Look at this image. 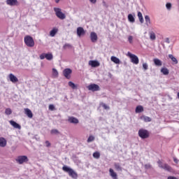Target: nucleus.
Returning a JSON list of instances; mask_svg holds the SVG:
<instances>
[{"instance_id":"1","label":"nucleus","mask_w":179,"mask_h":179,"mask_svg":"<svg viewBox=\"0 0 179 179\" xmlns=\"http://www.w3.org/2000/svg\"><path fill=\"white\" fill-rule=\"evenodd\" d=\"M63 171H65L66 173H68L69 176L71 177V178H78V173L73 171L70 167H68L66 166H64L62 167Z\"/></svg>"},{"instance_id":"2","label":"nucleus","mask_w":179,"mask_h":179,"mask_svg":"<svg viewBox=\"0 0 179 179\" xmlns=\"http://www.w3.org/2000/svg\"><path fill=\"white\" fill-rule=\"evenodd\" d=\"M138 136L141 138V139H148V138L150 136V133L145 129H140L138 130Z\"/></svg>"},{"instance_id":"3","label":"nucleus","mask_w":179,"mask_h":179,"mask_svg":"<svg viewBox=\"0 0 179 179\" xmlns=\"http://www.w3.org/2000/svg\"><path fill=\"white\" fill-rule=\"evenodd\" d=\"M24 41L27 47H34V39L31 36H25L24 38Z\"/></svg>"},{"instance_id":"4","label":"nucleus","mask_w":179,"mask_h":179,"mask_svg":"<svg viewBox=\"0 0 179 179\" xmlns=\"http://www.w3.org/2000/svg\"><path fill=\"white\" fill-rule=\"evenodd\" d=\"M54 11L55 13V15L58 19H60L61 20H64L66 17V15H65V13H62V10L59 8H54Z\"/></svg>"},{"instance_id":"5","label":"nucleus","mask_w":179,"mask_h":179,"mask_svg":"<svg viewBox=\"0 0 179 179\" xmlns=\"http://www.w3.org/2000/svg\"><path fill=\"white\" fill-rule=\"evenodd\" d=\"M127 55L128 57H129L131 62H132V64H135V65H138V64H139V58L138 57V56L129 52H127Z\"/></svg>"},{"instance_id":"6","label":"nucleus","mask_w":179,"mask_h":179,"mask_svg":"<svg viewBox=\"0 0 179 179\" xmlns=\"http://www.w3.org/2000/svg\"><path fill=\"white\" fill-rule=\"evenodd\" d=\"M16 162L18 164H23V163H27L29 162V158L26 155L18 156Z\"/></svg>"},{"instance_id":"7","label":"nucleus","mask_w":179,"mask_h":179,"mask_svg":"<svg viewBox=\"0 0 179 179\" xmlns=\"http://www.w3.org/2000/svg\"><path fill=\"white\" fill-rule=\"evenodd\" d=\"M39 57L40 59H45V58L48 61H51L54 56H52V53H42Z\"/></svg>"},{"instance_id":"8","label":"nucleus","mask_w":179,"mask_h":179,"mask_svg":"<svg viewBox=\"0 0 179 179\" xmlns=\"http://www.w3.org/2000/svg\"><path fill=\"white\" fill-rule=\"evenodd\" d=\"M158 166L160 169H163L164 170H166V171H171V166H170L167 164H164L160 160L157 162Z\"/></svg>"},{"instance_id":"9","label":"nucleus","mask_w":179,"mask_h":179,"mask_svg":"<svg viewBox=\"0 0 179 179\" xmlns=\"http://www.w3.org/2000/svg\"><path fill=\"white\" fill-rule=\"evenodd\" d=\"M87 89L91 92H99L100 90V86L97 84H91L87 86Z\"/></svg>"},{"instance_id":"10","label":"nucleus","mask_w":179,"mask_h":179,"mask_svg":"<svg viewBox=\"0 0 179 179\" xmlns=\"http://www.w3.org/2000/svg\"><path fill=\"white\" fill-rule=\"evenodd\" d=\"M63 75L66 79H71V75H72V69H65L63 71Z\"/></svg>"},{"instance_id":"11","label":"nucleus","mask_w":179,"mask_h":179,"mask_svg":"<svg viewBox=\"0 0 179 179\" xmlns=\"http://www.w3.org/2000/svg\"><path fill=\"white\" fill-rule=\"evenodd\" d=\"M86 34V31L82 27H79L77 28V35L78 37H82V36H85Z\"/></svg>"},{"instance_id":"12","label":"nucleus","mask_w":179,"mask_h":179,"mask_svg":"<svg viewBox=\"0 0 179 179\" xmlns=\"http://www.w3.org/2000/svg\"><path fill=\"white\" fill-rule=\"evenodd\" d=\"M97 34L96 32H91L90 34V39L92 43H96L98 40Z\"/></svg>"},{"instance_id":"13","label":"nucleus","mask_w":179,"mask_h":179,"mask_svg":"<svg viewBox=\"0 0 179 179\" xmlns=\"http://www.w3.org/2000/svg\"><path fill=\"white\" fill-rule=\"evenodd\" d=\"M8 78L12 83H17V82H19V79H17V77L15 76L13 73H10Z\"/></svg>"},{"instance_id":"14","label":"nucleus","mask_w":179,"mask_h":179,"mask_svg":"<svg viewBox=\"0 0 179 179\" xmlns=\"http://www.w3.org/2000/svg\"><path fill=\"white\" fill-rule=\"evenodd\" d=\"M24 114L27 116L28 118H33V113L31 110L27 108L24 109Z\"/></svg>"},{"instance_id":"15","label":"nucleus","mask_w":179,"mask_h":179,"mask_svg":"<svg viewBox=\"0 0 179 179\" xmlns=\"http://www.w3.org/2000/svg\"><path fill=\"white\" fill-rule=\"evenodd\" d=\"M89 64L92 66V68H97V66H100V63L96 60H90L89 62Z\"/></svg>"},{"instance_id":"16","label":"nucleus","mask_w":179,"mask_h":179,"mask_svg":"<svg viewBox=\"0 0 179 179\" xmlns=\"http://www.w3.org/2000/svg\"><path fill=\"white\" fill-rule=\"evenodd\" d=\"M109 173H110V177H112L113 179H118V176L117 175V173H115V171H114V169H110Z\"/></svg>"},{"instance_id":"17","label":"nucleus","mask_w":179,"mask_h":179,"mask_svg":"<svg viewBox=\"0 0 179 179\" xmlns=\"http://www.w3.org/2000/svg\"><path fill=\"white\" fill-rule=\"evenodd\" d=\"M68 121L70 122V124H79V120H78L76 117H69Z\"/></svg>"},{"instance_id":"18","label":"nucleus","mask_w":179,"mask_h":179,"mask_svg":"<svg viewBox=\"0 0 179 179\" xmlns=\"http://www.w3.org/2000/svg\"><path fill=\"white\" fill-rule=\"evenodd\" d=\"M10 125H12V127H13V128H16L17 129H20L21 127L19 124H17L16 122L13 121V120H10L9 121Z\"/></svg>"},{"instance_id":"19","label":"nucleus","mask_w":179,"mask_h":179,"mask_svg":"<svg viewBox=\"0 0 179 179\" xmlns=\"http://www.w3.org/2000/svg\"><path fill=\"white\" fill-rule=\"evenodd\" d=\"M6 3L10 6H16L19 5V2L17 1H7Z\"/></svg>"},{"instance_id":"20","label":"nucleus","mask_w":179,"mask_h":179,"mask_svg":"<svg viewBox=\"0 0 179 179\" xmlns=\"http://www.w3.org/2000/svg\"><path fill=\"white\" fill-rule=\"evenodd\" d=\"M0 146L1 148H5L6 146V139L5 138H0Z\"/></svg>"},{"instance_id":"21","label":"nucleus","mask_w":179,"mask_h":179,"mask_svg":"<svg viewBox=\"0 0 179 179\" xmlns=\"http://www.w3.org/2000/svg\"><path fill=\"white\" fill-rule=\"evenodd\" d=\"M140 118L141 120H143L144 122H150L152 121V118L145 115H142Z\"/></svg>"},{"instance_id":"22","label":"nucleus","mask_w":179,"mask_h":179,"mask_svg":"<svg viewBox=\"0 0 179 179\" xmlns=\"http://www.w3.org/2000/svg\"><path fill=\"white\" fill-rule=\"evenodd\" d=\"M58 33V29L57 28L55 27L52 29V30L50 31V37H55V35Z\"/></svg>"},{"instance_id":"23","label":"nucleus","mask_w":179,"mask_h":179,"mask_svg":"<svg viewBox=\"0 0 179 179\" xmlns=\"http://www.w3.org/2000/svg\"><path fill=\"white\" fill-rule=\"evenodd\" d=\"M169 58H170V59H171V61L177 64H178V61L177 60V59L173 55H169Z\"/></svg>"},{"instance_id":"24","label":"nucleus","mask_w":179,"mask_h":179,"mask_svg":"<svg viewBox=\"0 0 179 179\" xmlns=\"http://www.w3.org/2000/svg\"><path fill=\"white\" fill-rule=\"evenodd\" d=\"M110 59L112 62H114L115 64H120V59H118L117 57L112 56Z\"/></svg>"},{"instance_id":"25","label":"nucleus","mask_w":179,"mask_h":179,"mask_svg":"<svg viewBox=\"0 0 179 179\" xmlns=\"http://www.w3.org/2000/svg\"><path fill=\"white\" fill-rule=\"evenodd\" d=\"M153 61H154L155 65H156L157 66H162V63L160 61V59H154Z\"/></svg>"},{"instance_id":"26","label":"nucleus","mask_w":179,"mask_h":179,"mask_svg":"<svg viewBox=\"0 0 179 179\" xmlns=\"http://www.w3.org/2000/svg\"><path fill=\"white\" fill-rule=\"evenodd\" d=\"M136 113H143V106H136Z\"/></svg>"},{"instance_id":"27","label":"nucleus","mask_w":179,"mask_h":179,"mask_svg":"<svg viewBox=\"0 0 179 179\" xmlns=\"http://www.w3.org/2000/svg\"><path fill=\"white\" fill-rule=\"evenodd\" d=\"M128 20L131 23L135 22V17H134V15H132V14H129L128 15Z\"/></svg>"},{"instance_id":"28","label":"nucleus","mask_w":179,"mask_h":179,"mask_svg":"<svg viewBox=\"0 0 179 179\" xmlns=\"http://www.w3.org/2000/svg\"><path fill=\"white\" fill-rule=\"evenodd\" d=\"M161 72H162V73H163V75H169V73L168 69L166 67L162 68L161 69Z\"/></svg>"},{"instance_id":"29","label":"nucleus","mask_w":179,"mask_h":179,"mask_svg":"<svg viewBox=\"0 0 179 179\" xmlns=\"http://www.w3.org/2000/svg\"><path fill=\"white\" fill-rule=\"evenodd\" d=\"M138 17L141 23H143V16L142 15V13L141 11L138 12Z\"/></svg>"},{"instance_id":"30","label":"nucleus","mask_w":179,"mask_h":179,"mask_svg":"<svg viewBox=\"0 0 179 179\" xmlns=\"http://www.w3.org/2000/svg\"><path fill=\"white\" fill-rule=\"evenodd\" d=\"M114 167L116 170L121 171V170H122V168L121 167V165H120V164L118 163H115L114 164Z\"/></svg>"},{"instance_id":"31","label":"nucleus","mask_w":179,"mask_h":179,"mask_svg":"<svg viewBox=\"0 0 179 179\" xmlns=\"http://www.w3.org/2000/svg\"><path fill=\"white\" fill-rule=\"evenodd\" d=\"M150 40H156V34L153 31L150 32Z\"/></svg>"},{"instance_id":"32","label":"nucleus","mask_w":179,"mask_h":179,"mask_svg":"<svg viewBox=\"0 0 179 179\" xmlns=\"http://www.w3.org/2000/svg\"><path fill=\"white\" fill-rule=\"evenodd\" d=\"M145 19L146 24L149 26V24H150V17H149V15H145Z\"/></svg>"},{"instance_id":"33","label":"nucleus","mask_w":179,"mask_h":179,"mask_svg":"<svg viewBox=\"0 0 179 179\" xmlns=\"http://www.w3.org/2000/svg\"><path fill=\"white\" fill-rule=\"evenodd\" d=\"M93 157L94 159H100V152H95L93 153Z\"/></svg>"},{"instance_id":"34","label":"nucleus","mask_w":179,"mask_h":179,"mask_svg":"<svg viewBox=\"0 0 179 179\" xmlns=\"http://www.w3.org/2000/svg\"><path fill=\"white\" fill-rule=\"evenodd\" d=\"M50 134L52 135H57V134H59V131L57 129H53L50 131Z\"/></svg>"},{"instance_id":"35","label":"nucleus","mask_w":179,"mask_h":179,"mask_svg":"<svg viewBox=\"0 0 179 179\" xmlns=\"http://www.w3.org/2000/svg\"><path fill=\"white\" fill-rule=\"evenodd\" d=\"M52 75L54 78H58V71L55 69H52Z\"/></svg>"},{"instance_id":"36","label":"nucleus","mask_w":179,"mask_h":179,"mask_svg":"<svg viewBox=\"0 0 179 179\" xmlns=\"http://www.w3.org/2000/svg\"><path fill=\"white\" fill-rule=\"evenodd\" d=\"M68 48H72V45H71L69 43L64 44V45L63 46V49L68 50Z\"/></svg>"},{"instance_id":"37","label":"nucleus","mask_w":179,"mask_h":179,"mask_svg":"<svg viewBox=\"0 0 179 179\" xmlns=\"http://www.w3.org/2000/svg\"><path fill=\"white\" fill-rule=\"evenodd\" d=\"M5 114H6V115H10V114H12V109L6 108L5 110Z\"/></svg>"},{"instance_id":"38","label":"nucleus","mask_w":179,"mask_h":179,"mask_svg":"<svg viewBox=\"0 0 179 179\" xmlns=\"http://www.w3.org/2000/svg\"><path fill=\"white\" fill-rule=\"evenodd\" d=\"M93 141H94V136H90L89 138L87 140V142L88 143H90V142H93Z\"/></svg>"},{"instance_id":"39","label":"nucleus","mask_w":179,"mask_h":179,"mask_svg":"<svg viewBox=\"0 0 179 179\" xmlns=\"http://www.w3.org/2000/svg\"><path fill=\"white\" fill-rule=\"evenodd\" d=\"M69 86L71 87V89H75V87H76V85H75V83L72 81L69 82Z\"/></svg>"},{"instance_id":"40","label":"nucleus","mask_w":179,"mask_h":179,"mask_svg":"<svg viewBox=\"0 0 179 179\" xmlns=\"http://www.w3.org/2000/svg\"><path fill=\"white\" fill-rule=\"evenodd\" d=\"M101 106L104 108V110H110V106H107L104 103H101Z\"/></svg>"},{"instance_id":"41","label":"nucleus","mask_w":179,"mask_h":179,"mask_svg":"<svg viewBox=\"0 0 179 179\" xmlns=\"http://www.w3.org/2000/svg\"><path fill=\"white\" fill-rule=\"evenodd\" d=\"M148 68H149V66L148 65L147 63L143 64V69H144V71H148Z\"/></svg>"},{"instance_id":"42","label":"nucleus","mask_w":179,"mask_h":179,"mask_svg":"<svg viewBox=\"0 0 179 179\" xmlns=\"http://www.w3.org/2000/svg\"><path fill=\"white\" fill-rule=\"evenodd\" d=\"M49 110H50V111H54V110H55V106L52 104L49 105Z\"/></svg>"},{"instance_id":"43","label":"nucleus","mask_w":179,"mask_h":179,"mask_svg":"<svg viewBox=\"0 0 179 179\" xmlns=\"http://www.w3.org/2000/svg\"><path fill=\"white\" fill-rule=\"evenodd\" d=\"M133 40H134V38L132 37V36H129L128 41L130 43V44H132Z\"/></svg>"},{"instance_id":"44","label":"nucleus","mask_w":179,"mask_h":179,"mask_svg":"<svg viewBox=\"0 0 179 179\" xmlns=\"http://www.w3.org/2000/svg\"><path fill=\"white\" fill-rule=\"evenodd\" d=\"M166 7L167 9H171V3H167Z\"/></svg>"},{"instance_id":"45","label":"nucleus","mask_w":179,"mask_h":179,"mask_svg":"<svg viewBox=\"0 0 179 179\" xmlns=\"http://www.w3.org/2000/svg\"><path fill=\"white\" fill-rule=\"evenodd\" d=\"M45 145H46L47 148H50V146H51V143L48 141H45Z\"/></svg>"},{"instance_id":"46","label":"nucleus","mask_w":179,"mask_h":179,"mask_svg":"<svg viewBox=\"0 0 179 179\" xmlns=\"http://www.w3.org/2000/svg\"><path fill=\"white\" fill-rule=\"evenodd\" d=\"M173 162H174L176 164H178V159H177V157H173Z\"/></svg>"},{"instance_id":"47","label":"nucleus","mask_w":179,"mask_h":179,"mask_svg":"<svg viewBox=\"0 0 179 179\" xmlns=\"http://www.w3.org/2000/svg\"><path fill=\"white\" fill-rule=\"evenodd\" d=\"M167 179H178V178L174 176H169Z\"/></svg>"},{"instance_id":"48","label":"nucleus","mask_w":179,"mask_h":179,"mask_svg":"<svg viewBox=\"0 0 179 179\" xmlns=\"http://www.w3.org/2000/svg\"><path fill=\"white\" fill-rule=\"evenodd\" d=\"M151 167H152V166H150V164L145 165V169H150Z\"/></svg>"},{"instance_id":"49","label":"nucleus","mask_w":179,"mask_h":179,"mask_svg":"<svg viewBox=\"0 0 179 179\" xmlns=\"http://www.w3.org/2000/svg\"><path fill=\"white\" fill-rule=\"evenodd\" d=\"M166 42L168 43V44L170 43V39L169 38H166Z\"/></svg>"},{"instance_id":"50","label":"nucleus","mask_w":179,"mask_h":179,"mask_svg":"<svg viewBox=\"0 0 179 179\" xmlns=\"http://www.w3.org/2000/svg\"><path fill=\"white\" fill-rule=\"evenodd\" d=\"M92 3H96V1H91Z\"/></svg>"},{"instance_id":"51","label":"nucleus","mask_w":179,"mask_h":179,"mask_svg":"<svg viewBox=\"0 0 179 179\" xmlns=\"http://www.w3.org/2000/svg\"><path fill=\"white\" fill-rule=\"evenodd\" d=\"M59 1H57L56 3H58Z\"/></svg>"},{"instance_id":"52","label":"nucleus","mask_w":179,"mask_h":179,"mask_svg":"<svg viewBox=\"0 0 179 179\" xmlns=\"http://www.w3.org/2000/svg\"><path fill=\"white\" fill-rule=\"evenodd\" d=\"M7 1H16V0H7Z\"/></svg>"},{"instance_id":"53","label":"nucleus","mask_w":179,"mask_h":179,"mask_svg":"<svg viewBox=\"0 0 179 179\" xmlns=\"http://www.w3.org/2000/svg\"><path fill=\"white\" fill-rule=\"evenodd\" d=\"M90 1H96V0H90Z\"/></svg>"}]
</instances>
